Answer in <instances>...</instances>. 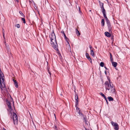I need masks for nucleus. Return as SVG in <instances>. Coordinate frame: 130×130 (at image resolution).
Here are the masks:
<instances>
[{
    "label": "nucleus",
    "mask_w": 130,
    "mask_h": 130,
    "mask_svg": "<svg viewBox=\"0 0 130 130\" xmlns=\"http://www.w3.org/2000/svg\"><path fill=\"white\" fill-rule=\"evenodd\" d=\"M110 58L112 57V55L111 53H110Z\"/></svg>",
    "instance_id": "e433bc0d"
},
{
    "label": "nucleus",
    "mask_w": 130,
    "mask_h": 130,
    "mask_svg": "<svg viewBox=\"0 0 130 130\" xmlns=\"http://www.w3.org/2000/svg\"><path fill=\"white\" fill-rule=\"evenodd\" d=\"M89 47L90 49V50H91V48H92V47L91 45H90L89 46Z\"/></svg>",
    "instance_id": "c9c22d12"
},
{
    "label": "nucleus",
    "mask_w": 130,
    "mask_h": 130,
    "mask_svg": "<svg viewBox=\"0 0 130 130\" xmlns=\"http://www.w3.org/2000/svg\"><path fill=\"white\" fill-rule=\"evenodd\" d=\"M13 80L14 82V85L15 86V87L17 88L18 87V84L17 82V81L16 80H15L14 79H13Z\"/></svg>",
    "instance_id": "9b49d317"
},
{
    "label": "nucleus",
    "mask_w": 130,
    "mask_h": 130,
    "mask_svg": "<svg viewBox=\"0 0 130 130\" xmlns=\"http://www.w3.org/2000/svg\"><path fill=\"white\" fill-rule=\"evenodd\" d=\"M108 27V29L109 32H112V27L111 26L110 22L106 23Z\"/></svg>",
    "instance_id": "423d86ee"
},
{
    "label": "nucleus",
    "mask_w": 130,
    "mask_h": 130,
    "mask_svg": "<svg viewBox=\"0 0 130 130\" xmlns=\"http://www.w3.org/2000/svg\"><path fill=\"white\" fill-rule=\"evenodd\" d=\"M105 74L107 75V72H106V71H105Z\"/></svg>",
    "instance_id": "58836bf2"
},
{
    "label": "nucleus",
    "mask_w": 130,
    "mask_h": 130,
    "mask_svg": "<svg viewBox=\"0 0 130 130\" xmlns=\"http://www.w3.org/2000/svg\"><path fill=\"white\" fill-rule=\"evenodd\" d=\"M112 125L115 127L114 129L115 130H118L119 129L118 125L117 123H114L113 121L111 122Z\"/></svg>",
    "instance_id": "20e7f679"
},
{
    "label": "nucleus",
    "mask_w": 130,
    "mask_h": 130,
    "mask_svg": "<svg viewBox=\"0 0 130 130\" xmlns=\"http://www.w3.org/2000/svg\"><path fill=\"white\" fill-rule=\"evenodd\" d=\"M103 16H104V17L105 18H106V17H107L106 15V13H103Z\"/></svg>",
    "instance_id": "2f4dec72"
},
{
    "label": "nucleus",
    "mask_w": 130,
    "mask_h": 130,
    "mask_svg": "<svg viewBox=\"0 0 130 130\" xmlns=\"http://www.w3.org/2000/svg\"><path fill=\"white\" fill-rule=\"evenodd\" d=\"M107 99H108V100L110 101H113V99L111 96H108L107 97Z\"/></svg>",
    "instance_id": "2eb2a0df"
},
{
    "label": "nucleus",
    "mask_w": 130,
    "mask_h": 130,
    "mask_svg": "<svg viewBox=\"0 0 130 130\" xmlns=\"http://www.w3.org/2000/svg\"><path fill=\"white\" fill-rule=\"evenodd\" d=\"M79 11H80V9L79 8Z\"/></svg>",
    "instance_id": "09e8293b"
},
{
    "label": "nucleus",
    "mask_w": 130,
    "mask_h": 130,
    "mask_svg": "<svg viewBox=\"0 0 130 130\" xmlns=\"http://www.w3.org/2000/svg\"><path fill=\"white\" fill-rule=\"evenodd\" d=\"M52 32L51 34L49 35V37L51 39V44L52 45V46L54 49L57 51H58L59 50L58 48L56 36L54 30H52Z\"/></svg>",
    "instance_id": "f257e3e1"
},
{
    "label": "nucleus",
    "mask_w": 130,
    "mask_h": 130,
    "mask_svg": "<svg viewBox=\"0 0 130 130\" xmlns=\"http://www.w3.org/2000/svg\"><path fill=\"white\" fill-rule=\"evenodd\" d=\"M104 67L106 70H108V69L105 66Z\"/></svg>",
    "instance_id": "ea45409f"
},
{
    "label": "nucleus",
    "mask_w": 130,
    "mask_h": 130,
    "mask_svg": "<svg viewBox=\"0 0 130 130\" xmlns=\"http://www.w3.org/2000/svg\"><path fill=\"white\" fill-rule=\"evenodd\" d=\"M17 2H19L18 0H16Z\"/></svg>",
    "instance_id": "8fccbe9b"
},
{
    "label": "nucleus",
    "mask_w": 130,
    "mask_h": 130,
    "mask_svg": "<svg viewBox=\"0 0 130 130\" xmlns=\"http://www.w3.org/2000/svg\"><path fill=\"white\" fill-rule=\"evenodd\" d=\"M107 78L109 82L107 81H106L105 83L104 84L105 86V87L106 90H110L109 85H110L111 82L110 81V79L108 76H107Z\"/></svg>",
    "instance_id": "f03ea898"
},
{
    "label": "nucleus",
    "mask_w": 130,
    "mask_h": 130,
    "mask_svg": "<svg viewBox=\"0 0 130 130\" xmlns=\"http://www.w3.org/2000/svg\"><path fill=\"white\" fill-rule=\"evenodd\" d=\"M99 3L100 6V7L103 6L104 5V4L102 3L100 1H99Z\"/></svg>",
    "instance_id": "6ab92c4d"
},
{
    "label": "nucleus",
    "mask_w": 130,
    "mask_h": 130,
    "mask_svg": "<svg viewBox=\"0 0 130 130\" xmlns=\"http://www.w3.org/2000/svg\"><path fill=\"white\" fill-rule=\"evenodd\" d=\"M3 37L4 38H5V37L4 34V33L3 34Z\"/></svg>",
    "instance_id": "37998d69"
},
{
    "label": "nucleus",
    "mask_w": 130,
    "mask_h": 130,
    "mask_svg": "<svg viewBox=\"0 0 130 130\" xmlns=\"http://www.w3.org/2000/svg\"><path fill=\"white\" fill-rule=\"evenodd\" d=\"M61 33L62 34L64 35V37L65 38V39L66 40L67 42L68 43V44H69V39L66 37L65 33L64 31H61Z\"/></svg>",
    "instance_id": "6e6552de"
},
{
    "label": "nucleus",
    "mask_w": 130,
    "mask_h": 130,
    "mask_svg": "<svg viewBox=\"0 0 130 130\" xmlns=\"http://www.w3.org/2000/svg\"><path fill=\"white\" fill-rule=\"evenodd\" d=\"M2 72V71L1 70V69L0 68V82H1V73Z\"/></svg>",
    "instance_id": "72a5a7b5"
},
{
    "label": "nucleus",
    "mask_w": 130,
    "mask_h": 130,
    "mask_svg": "<svg viewBox=\"0 0 130 130\" xmlns=\"http://www.w3.org/2000/svg\"><path fill=\"white\" fill-rule=\"evenodd\" d=\"M104 99H105V100H106H106H107V98H106V97H105V98Z\"/></svg>",
    "instance_id": "c03bdc74"
},
{
    "label": "nucleus",
    "mask_w": 130,
    "mask_h": 130,
    "mask_svg": "<svg viewBox=\"0 0 130 130\" xmlns=\"http://www.w3.org/2000/svg\"><path fill=\"white\" fill-rule=\"evenodd\" d=\"M105 34L106 36L108 37H110L111 36L110 34L107 31H106L105 32Z\"/></svg>",
    "instance_id": "9d476101"
},
{
    "label": "nucleus",
    "mask_w": 130,
    "mask_h": 130,
    "mask_svg": "<svg viewBox=\"0 0 130 130\" xmlns=\"http://www.w3.org/2000/svg\"><path fill=\"white\" fill-rule=\"evenodd\" d=\"M3 130H6V129L5 128H3Z\"/></svg>",
    "instance_id": "de8ad7c7"
},
{
    "label": "nucleus",
    "mask_w": 130,
    "mask_h": 130,
    "mask_svg": "<svg viewBox=\"0 0 130 130\" xmlns=\"http://www.w3.org/2000/svg\"><path fill=\"white\" fill-rule=\"evenodd\" d=\"M106 23L110 22L109 20L108 19L107 17L105 18Z\"/></svg>",
    "instance_id": "bb28decb"
},
{
    "label": "nucleus",
    "mask_w": 130,
    "mask_h": 130,
    "mask_svg": "<svg viewBox=\"0 0 130 130\" xmlns=\"http://www.w3.org/2000/svg\"><path fill=\"white\" fill-rule=\"evenodd\" d=\"M3 30H4V29H3V33H4V31Z\"/></svg>",
    "instance_id": "49530a36"
},
{
    "label": "nucleus",
    "mask_w": 130,
    "mask_h": 130,
    "mask_svg": "<svg viewBox=\"0 0 130 130\" xmlns=\"http://www.w3.org/2000/svg\"><path fill=\"white\" fill-rule=\"evenodd\" d=\"M104 24H105L104 20V19H102L101 22V24L102 26H104Z\"/></svg>",
    "instance_id": "4468645a"
},
{
    "label": "nucleus",
    "mask_w": 130,
    "mask_h": 130,
    "mask_svg": "<svg viewBox=\"0 0 130 130\" xmlns=\"http://www.w3.org/2000/svg\"><path fill=\"white\" fill-rule=\"evenodd\" d=\"M90 61V62L91 63H92V60H91Z\"/></svg>",
    "instance_id": "a18cd8bd"
},
{
    "label": "nucleus",
    "mask_w": 130,
    "mask_h": 130,
    "mask_svg": "<svg viewBox=\"0 0 130 130\" xmlns=\"http://www.w3.org/2000/svg\"><path fill=\"white\" fill-rule=\"evenodd\" d=\"M78 103L77 104H76V103H75V107H76V110L77 111L78 110V111H79V110H79V108H78L77 106L78 105Z\"/></svg>",
    "instance_id": "a211bd4d"
},
{
    "label": "nucleus",
    "mask_w": 130,
    "mask_h": 130,
    "mask_svg": "<svg viewBox=\"0 0 130 130\" xmlns=\"http://www.w3.org/2000/svg\"><path fill=\"white\" fill-rule=\"evenodd\" d=\"M13 119L14 124H17L18 123V117L17 115L14 112L13 113Z\"/></svg>",
    "instance_id": "7ed1b4c3"
},
{
    "label": "nucleus",
    "mask_w": 130,
    "mask_h": 130,
    "mask_svg": "<svg viewBox=\"0 0 130 130\" xmlns=\"http://www.w3.org/2000/svg\"><path fill=\"white\" fill-rule=\"evenodd\" d=\"M78 112L79 113V115L80 116H82L83 117L84 116V115L83 114V113L82 112H80V110H79V111H78Z\"/></svg>",
    "instance_id": "f3484780"
},
{
    "label": "nucleus",
    "mask_w": 130,
    "mask_h": 130,
    "mask_svg": "<svg viewBox=\"0 0 130 130\" xmlns=\"http://www.w3.org/2000/svg\"><path fill=\"white\" fill-rule=\"evenodd\" d=\"M110 61L111 62L113 61V59L112 58V57H110Z\"/></svg>",
    "instance_id": "473e14b6"
},
{
    "label": "nucleus",
    "mask_w": 130,
    "mask_h": 130,
    "mask_svg": "<svg viewBox=\"0 0 130 130\" xmlns=\"http://www.w3.org/2000/svg\"><path fill=\"white\" fill-rule=\"evenodd\" d=\"M112 64V65L114 67H116L117 65V62H114L113 61L112 62H111Z\"/></svg>",
    "instance_id": "f8f14e48"
},
{
    "label": "nucleus",
    "mask_w": 130,
    "mask_h": 130,
    "mask_svg": "<svg viewBox=\"0 0 130 130\" xmlns=\"http://www.w3.org/2000/svg\"><path fill=\"white\" fill-rule=\"evenodd\" d=\"M104 63L103 62H101L100 63V66L102 67H103L104 66Z\"/></svg>",
    "instance_id": "393cba45"
},
{
    "label": "nucleus",
    "mask_w": 130,
    "mask_h": 130,
    "mask_svg": "<svg viewBox=\"0 0 130 130\" xmlns=\"http://www.w3.org/2000/svg\"><path fill=\"white\" fill-rule=\"evenodd\" d=\"M94 52L93 50H91V54L94 57Z\"/></svg>",
    "instance_id": "aec40b11"
},
{
    "label": "nucleus",
    "mask_w": 130,
    "mask_h": 130,
    "mask_svg": "<svg viewBox=\"0 0 130 130\" xmlns=\"http://www.w3.org/2000/svg\"><path fill=\"white\" fill-rule=\"evenodd\" d=\"M20 14L21 15V16H22L23 17H24L25 16L24 14H23V13L21 11H20L19 12Z\"/></svg>",
    "instance_id": "5701e85b"
},
{
    "label": "nucleus",
    "mask_w": 130,
    "mask_h": 130,
    "mask_svg": "<svg viewBox=\"0 0 130 130\" xmlns=\"http://www.w3.org/2000/svg\"><path fill=\"white\" fill-rule=\"evenodd\" d=\"M101 8V9L102 10V9H104V6L103 5V6H102L100 7Z\"/></svg>",
    "instance_id": "f704fd0d"
},
{
    "label": "nucleus",
    "mask_w": 130,
    "mask_h": 130,
    "mask_svg": "<svg viewBox=\"0 0 130 130\" xmlns=\"http://www.w3.org/2000/svg\"><path fill=\"white\" fill-rule=\"evenodd\" d=\"M54 128L55 129V130H58V126H56L55 125L54 127Z\"/></svg>",
    "instance_id": "a878e982"
},
{
    "label": "nucleus",
    "mask_w": 130,
    "mask_h": 130,
    "mask_svg": "<svg viewBox=\"0 0 130 130\" xmlns=\"http://www.w3.org/2000/svg\"><path fill=\"white\" fill-rule=\"evenodd\" d=\"M54 115L55 116V114H54Z\"/></svg>",
    "instance_id": "864d4df0"
},
{
    "label": "nucleus",
    "mask_w": 130,
    "mask_h": 130,
    "mask_svg": "<svg viewBox=\"0 0 130 130\" xmlns=\"http://www.w3.org/2000/svg\"><path fill=\"white\" fill-rule=\"evenodd\" d=\"M91 11V10H90V11Z\"/></svg>",
    "instance_id": "603ef678"
},
{
    "label": "nucleus",
    "mask_w": 130,
    "mask_h": 130,
    "mask_svg": "<svg viewBox=\"0 0 130 130\" xmlns=\"http://www.w3.org/2000/svg\"><path fill=\"white\" fill-rule=\"evenodd\" d=\"M113 37L114 36L113 35H111V36L110 37H111V40H112V42H113L114 41L113 40Z\"/></svg>",
    "instance_id": "4be33fe9"
},
{
    "label": "nucleus",
    "mask_w": 130,
    "mask_h": 130,
    "mask_svg": "<svg viewBox=\"0 0 130 130\" xmlns=\"http://www.w3.org/2000/svg\"><path fill=\"white\" fill-rule=\"evenodd\" d=\"M88 59L89 61H90L91 60V59L90 57L89 58H88Z\"/></svg>",
    "instance_id": "4c0bfd02"
},
{
    "label": "nucleus",
    "mask_w": 130,
    "mask_h": 130,
    "mask_svg": "<svg viewBox=\"0 0 130 130\" xmlns=\"http://www.w3.org/2000/svg\"><path fill=\"white\" fill-rule=\"evenodd\" d=\"M86 56L87 58L88 59V58H89L90 57V56H89V54L88 53H86Z\"/></svg>",
    "instance_id": "b1692460"
},
{
    "label": "nucleus",
    "mask_w": 130,
    "mask_h": 130,
    "mask_svg": "<svg viewBox=\"0 0 130 130\" xmlns=\"http://www.w3.org/2000/svg\"><path fill=\"white\" fill-rule=\"evenodd\" d=\"M6 102L7 103V105H8V107L10 110V113H11V115H12V113L11 112V111L12 110V109L10 102L8 100L6 101Z\"/></svg>",
    "instance_id": "39448f33"
},
{
    "label": "nucleus",
    "mask_w": 130,
    "mask_h": 130,
    "mask_svg": "<svg viewBox=\"0 0 130 130\" xmlns=\"http://www.w3.org/2000/svg\"><path fill=\"white\" fill-rule=\"evenodd\" d=\"M83 120H84V121L85 123H86L87 122V117L86 116H83Z\"/></svg>",
    "instance_id": "dca6fc26"
},
{
    "label": "nucleus",
    "mask_w": 130,
    "mask_h": 130,
    "mask_svg": "<svg viewBox=\"0 0 130 130\" xmlns=\"http://www.w3.org/2000/svg\"><path fill=\"white\" fill-rule=\"evenodd\" d=\"M110 90L111 92L112 93H115L116 90L115 88H114L113 87V84H112V85H111V84H110Z\"/></svg>",
    "instance_id": "1a4fd4ad"
},
{
    "label": "nucleus",
    "mask_w": 130,
    "mask_h": 130,
    "mask_svg": "<svg viewBox=\"0 0 130 130\" xmlns=\"http://www.w3.org/2000/svg\"><path fill=\"white\" fill-rule=\"evenodd\" d=\"M50 69V68H48H48H47L48 72V73H49V74H50V76L51 77V72H50V71H49V69Z\"/></svg>",
    "instance_id": "cd10ccee"
},
{
    "label": "nucleus",
    "mask_w": 130,
    "mask_h": 130,
    "mask_svg": "<svg viewBox=\"0 0 130 130\" xmlns=\"http://www.w3.org/2000/svg\"><path fill=\"white\" fill-rule=\"evenodd\" d=\"M21 20L23 21V23L25 24L26 23L25 19L24 18H22Z\"/></svg>",
    "instance_id": "412c9836"
},
{
    "label": "nucleus",
    "mask_w": 130,
    "mask_h": 130,
    "mask_svg": "<svg viewBox=\"0 0 130 130\" xmlns=\"http://www.w3.org/2000/svg\"><path fill=\"white\" fill-rule=\"evenodd\" d=\"M18 28H19L20 27V25L19 24H17L16 26Z\"/></svg>",
    "instance_id": "7c9ffc66"
},
{
    "label": "nucleus",
    "mask_w": 130,
    "mask_h": 130,
    "mask_svg": "<svg viewBox=\"0 0 130 130\" xmlns=\"http://www.w3.org/2000/svg\"><path fill=\"white\" fill-rule=\"evenodd\" d=\"M125 0V2H128L129 1V0Z\"/></svg>",
    "instance_id": "79ce46f5"
},
{
    "label": "nucleus",
    "mask_w": 130,
    "mask_h": 130,
    "mask_svg": "<svg viewBox=\"0 0 130 130\" xmlns=\"http://www.w3.org/2000/svg\"><path fill=\"white\" fill-rule=\"evenodd\" d=\"M76 33L78 36H79L80 35L79 31L77 28L76 29Z\"/></svg>",
    "instance_id": "ddd939ff"
},
{
    "label": "nucleus",
    "mask_w": 130,
    "mask_h": 130,
    "mask_svg": "<svg viewBox=\"0 0 130 130\" xmlns=\"http://www.w3.org/2000/svg\"><path fill=\"white\" fill-rule=\"evenodd\" d=\"M104 98H105L106 96H105L103 94V93L101 92V93L100 94Z\"/></svg>",
    "instance_id": "c85d7f7f"
},
{
    "label": "nucleus",
    "mask_w": 130,
    "mask_h": 130,
    "mask_svg": "<svg viewBox=\"0 0 130 130\" xmlns=\"http://www.w3.org/2000/svg\"><path fill=\"white\" fill-rule=\"evenodd\" d=\"M74 92H75V100L76 101L75 103H76V105L78 103V96L77 94L76 93L75 91V90Z\"/></svg>",
    "instance_id": "0eeeda50"
},
{
    "label": "nucleus",
    "mask_w": 130,
    "mask_h": 130,
    "mask_svg": "<svg viewBox=\"0 0 130 130\" xmlns=\"http://www.w3.org/2000/svg\"><path fill=\"white\" fill-rule=\"evenodd\" d=\"M106 101V102L107 104L108 105V102L107 100Z\"/></svg>",
    "instance_id": "a19ab883"
},
{
    "label": "nucleus",
    "mask_w": 130,
    "mask_h": 130,
    "mask_svg": "<svg viewBox=\"0 0 130 130\" xmlns=\"http://www.w3.org/2000/svg\"><path fill=\"white\" fill-rule=\"evenodd\" d=\"M102 12L103 14L106 13V11L104 8L102 9Z\"/></svg>",
    "instance_id": "c756f323"
},
{
    "label": "nucleus",
    "mask_w": 130,
    "mask_h": 130,
    "mask_svg": "<svg viewBox=\"0 0 130 130\" xmlns=\"http://www.w3.org/2000/svg\"><path fill=\"white\" fill-rule=\"evenodd\" d=\"M13 105H14V109H15L14 104H13Z\"/></svg>",
    "instance_id": "3c124183"
}]
</instances>
